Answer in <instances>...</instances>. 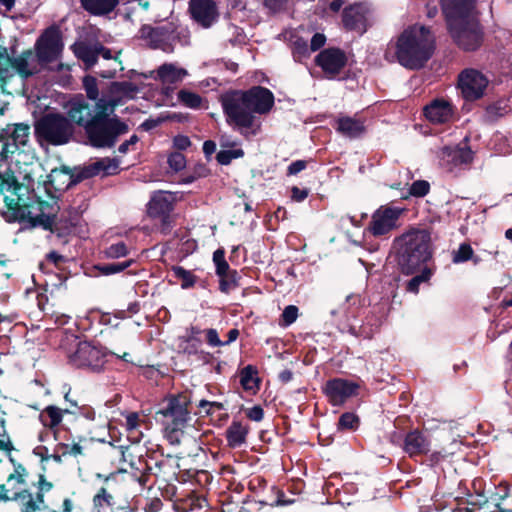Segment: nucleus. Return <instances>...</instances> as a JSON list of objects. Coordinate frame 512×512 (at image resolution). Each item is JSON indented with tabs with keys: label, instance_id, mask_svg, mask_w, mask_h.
Returning a JSON list of instances; mask_svg holds the SVG:
<instances>
[{
	"label": "nucleus",
	"instance_id": "1",
	"mask_svg": "<svg viewBox=\"0 0 512 512\" xmlns=\"http://www.w3.org/2000/svg\"><path fill=\"white\" fill-rule=\"evenodd\" d=\"M89 101L76 95L67 102V114L84 129L87 143L96 149H111L119 138L129 132V125L118 115L107 117L104 112L93 113Z\"/></svg>",
	"mask_w": 512,
	"mask_h": 512
},
{
	"label": "nucleus",
	"instance_id": "2",
	"mask_svg": "<svg viewBox=\"0 0 512 512\" xmlns=\"http://www.w3.org/2000/svg\"><path fill=\"white\" fill-rule=\"evenodd\" d=\"M275 103L271 90L256 85L247 90H235L222 98V107L229 125L244 136L256 135L260 129L255 114H268Z\"/></svg>",
	"mask_w": 512,
	"mask_h": 512
},
{
	"label": "nucleus",
	"instance_id": "3",
	"mask_svg": "<svg viewBox=\"0 0 512 512\" xmlns=\"http://www.w3.org/2000/svg\"><path fill=\"white\" fill-rule=\"evenodd\" d=\"M394 261L405 275H414L432 258L431 233L427 229L411 228L394 238L392 244Z\"/></svg>",
	"mask_w": 512,
	"mask_h": 512
},
{
	"label": "nucleus",
	"instance_id": "4",
	"mask_svg": "<svg viewBox=\"0 0 512 512\" xmlns=\"http://www.w3.org/2000/svg\"><path fill=\"white\" fill-rule=\"evenodd\" d=\"M436 40L429 27L412 25L403 30L395 43L398 63L410 70H420L432 58Z\"/></svg>",
	"mask_w": 512,
	"mask_h": 512
},
{
	"label": "nucleus",
	"instance_id": "5",
	"mask_svg": "<svg viewBox=\"0 0 512 512\" xmlns=\"http://www.w3.org/2000/svg\"><path fill=\"white\" fill-rule=\"evenodd\" d=\"M165 406L155 414V420L165 432V437L172 445L181 442L183 430L192 420L191 392L184 391L176 395H170L164 400Z\"/></svg>",
	"mask_w": 512,
	"mask_h": 512
},
{
	"label": "nucleus",
	"instance_id": "6",
	"mask_svg": "<svg viewBox=\"0 0 512 512\" xmlns=\"http://www.w3.org/2000/svg\"><path fill=\"white\" fill-rule=\"evenodd\" d=\"M76 127L78 125L67 113L50 112L36 122L35 135L50 145L61 146L76 140Z\"/></svg>",
	"mask_w": 512,
	"mask_h": 512
},
{
	"label": "nucleus",
	"instance_id": "7",
	"mask_svg": "<svg viewBox=\"0 0 512 512\" xmlns=\"http://www.w3.org/2000/svg\"><path fill=\"white\" fill-rule=\"evenodd\" d=\"M109 355L115 356L125 362H130L128 359L129 353L124 352L123 354H118L91 341L78 342L76 349L68 354V362L75 368L99 373L104 370Z\"/></svg>",
	"mask_w": 512,
	"mask_h": 512
},
{
	"label": "nucleus",
	"instance_id": "8",
	"mask_svg": "<svg viewBox=\"0 0 512 512\" xmlns=\"http://www.w3.org/2000/svg\"><path fill=\"white\" fill-rule=\"evenodd\" d=\"M7 212L3 217L8 223H27L29 228L42 227L54 234L57 214H37L33 216L34 202L24 198L5 196Z\"/></svg>",
	"mask_w": 512,
	"mask_h": 512
},
{
	"label": "nucleus",
	"instance_id": "9",
	"mask_svg": "<svg viewBox=\"0 0 512 512\" xmlns=\"http://www.w3.org/2000/svg\"><path fill=\"white\" fill-rule=\"evenodd\" d=\"M139 38L147 41L150 48L160 49L165 53L174 52L176 43L183 46L189 44V32L173 22L156 27L144 24L139 29Z\"/></svg>",
	"mask_w": 512,
	"mask_h": 512
},
{
	"label": "nucleus",
	"instance_id": "10",
	"mask_svg": "<svg viewBox=\"0 0 512 512\" xmlns=\"http://www.w3.org/2000/svg\"><path fill=\"white\" fill-rule=\"evenodd\" d=\"M452 42L463 52L478 51L486 39L485 27L478 14L446 26Z\"/></svg>",
	"mask_w": 512,
	"mask_h": 512
},
{
	"label": "nucleus",
	"instance_id": "11",
	"mask_svg": "<svg viewBox=\"0 0 512 512\" xmlns=\"http://www.w3.org/2000/svg\"><path fill=\"white\" fill-rule=\"evenodd\" d=\"M63 33L58 24L45 28L36 39L34 53L40 65H48L62 58L64 51Z\"/></svg>",
	"mask_w": 512,
	"mask_h": 512
},
{
	"label": "nucleus",
	"instance_id": "12",
	"mask_svg": "<svg viewBox=\"0 0 512 512\" xmlns=\"http://www.w3.org/2000/svg\"><path fill=\"white\" fill-rule=\"evenodd\" d=\"M406 208L391 204L381 205L372 216L366 230L374 237L388 236L400 227V218L405 214Z\"/></svg>",
	"mask_w": 512,
	"mask_h": 512
},
{
	"label": "nucleus",
	"instance_id": "13",
	"mask_svg": "<svg viewBox=\"0 0 512 512\" xmlns=\"http://www.w3.org/2000/svg\"><path fill=\"white\" fill-rule=\"evenodd\" d=\"M176 197L169 191H155L147 204V214L152 219H159V231L167 235L173 227L171 212L174 210Z\"/></svg>",
	"mask_w": 512,
	"mask_h": 512
},
{
	"label": "nucleus",
	"instance_id": "14",
	"mask_svg": "<svg viewBox=\"0 0 512 512\" xmlns=\"http://www.w3.org/2000/svg\"><path fill=\"white\" fill-rule=\"evenodd\" d=\"M360 385L354 381L335 377L327 380L322 386V393L332 406H342L350 398L357 396Z\"/></svg>",
	"mask_w": 512,
	"mask_h": 512
},
{
	"label": "nucleus",
	"instance_id": "15",
	"mask_svg": "<svg viewBox=\"0 0 512 512\" xmlns=\"http://www.w3.org/2000/svg\"><path fill=\"white\" fill-rule=\"evenodd\" d=\"M489 80L479 70L468 68L458 76V88L466 101H476L483 97Z\"/></svg>",
	"mask_w": 512,
	"mask_h": 512
},
{
	"label": "nucleus",
	"instance_id": "16",
	"mask_svg": "<svg viewBox=\"0 0 512 512\" xmlns=\"http://www.w3.org/2000/svg\"><path fill=\"white\" fill-rule=\"evenodd\" d=\"M314 62L328 78H334L346 67L348 57L341 48L328 47L318 53Z\"/></svg>",
	"mask_w": 512,
	"mask_h": 512
},
{
	"label": "nucleus",
	"instance_id": "17",
	"mask_svg": "<svg viewBox=\"0 0 512 512\" xmlns=\"http://www.w3.org/2000/svg\"><path fill=\"white\" fill-rule=\"evenodd\" d=\"M440 5L446 26L479 14L476 0H440Z\"/></svg>",
	"mask_w": 512,
	"mask_h": 512
},
{
	"label": "nucleus",
	"instance_id": "18",
	"mask_svg": "<svg viewBox=\"0 0 512 512\" xmlns=\"http://www.w3.org/2000/svg\"><path fill=\"white\" fill-rule=\"evenodd\" d=\"M369 13L370 7L367 3H355L345 7L342 14L344 28L363 34L367 31Z\"/></svg>",
	"mask_w": 512,
	"mask_h": 512
},
{
	"label": "nucleus",
	"instance_id": "19",
	"mask_svg": "<svg viewBox=\"0 0 512 512\" xmlns=\"http://www.w3.org/2000/svg\"><path fill=\"white\" fill-rule=\"evenodd\" d=\"M192 18L204 28H209L218 19V10L213 0H191Z\"/></svg>",
	"mask_w": 512,
	"mask_h": 512
},
{
	"label": "nucleus",
	"instance_id": "20",
	"mask_svg": "<svg viewBox=\"0 0 512 512\" xmlns=\"http://www.w3.org/2000/svg\"><path fill=\"white\" fill-rule=\"evenodd\" d=\"M431 441L428 435L418 429L408 432L404 437L403 451L410 458L426 455L430 451Z\"/></svg>",
	"mask_w": 512,
	"mask_h": 512
},
{
	"label": "nucleus",
	"instance_id": "21",
	"mask_svg": "<svg viewBox=\"0 0 512 512\" xmlns=\"http://www.w3.org/2000/svg\"><path fill=\"white\" fill-rule=\"evenodd\" d=\"M424 115L433 124H444L452 119L453 107L449 101L434 99L424 107Z\"/></svg>",
	"mask_w": 512,
	"mask_h": 512
},
{
	"label": "nucleus",
	"instance_id": "22",
	"mask_svg": "<svg viewBox=\"0 0 512 512\" xmlns=\"http://www.w3.org/2000/svg\"><path fill=\"white\" fill-rule=\"evenodd\" d=\"M442 159L455 167L469 166L474 159V152L468 146H445L442 148Z\"/></svg>",
	"mask_w": 512,
	"mask_h": 512
},
{
	"label": "nucleus",
	"instance_id": "23",
	"mask_svg": "<svg viewBox=\"0 0 512 512\" xmlns=\"http://www.w3.org/2000/svg\"><path fill=\"white\" fill-rule=\"evenodd\" d=\"M75 57L82 61L86 70L95 66L99 58L97 42L77 41L71 46Z\"/></svg>",
	"mask_w": 512,
	"mask_h": 512
},
{
	"label": "nucleus",
	"instance_id": "24",
	"mask_svg": "<svg viewBox=\"0 0 512 512\" xmlns=\"http://www.w3.org/2000/svg\"><path fill=\"white\" fill-rule=\"evenodd\" d=\"M73 172L69 167L63 166L62 168L52 169L48 175L46 190L54 189L56 192H64L74 185Z\"/></svg>",
	"mask_w": 512,
	"mask_h": 512
},
{
	"label": "nucleus",
	"instance_id": "25",
	"mask_svg": "<svg viewBox=\"0 0 512 512\" xmlns=\"http://www.w3.org/2000/svg\"><path fill=\"white\" fill-rule=\"evenodd\" d=\"M381 320L375 314H368L361 325L347 324V332L355 337L371 339L379 331Z\"/></svg>",
	"mask_w": 512,
	"mask_h": 512
},
{
	"label": "nucleus",
	"instance_id": "26",
	"mask_svg": "<svg viewBox=\"0 0 512 512\" xmlns=\"http://www.w3.org/2000/svg\"><path fill=\"white\" fill-rule=\"evenodd\" d=\"M335 129L343 136L349 138H358L365 132L364 123L349 116L339 117L336 121Z\"/></svg>",
	"mask_w": 512,
	"mask_h": 512
},
{
	"label": "nucleus",
	"instance_id": "27",
	"mask_svg": "<svg viewBox=\"0 0 512 512\" xmlns=\"http://www.w3.org/2000/svg\"><path fill=\"white\" fill-rule=\"evenodd\" d=\"M81 7L93 16H105L115 10L119 0H80Z\"/></svg>",
	"mask_w": 512,
	"mask_h": 512
},
{
	"label": "nucleus",
	"instance_id": "28",
	"mask_svg": "<svg viewBox=\"0 0 512 512\" xmlns=\"http://www.w3.org/2000/svg\"><path fill=\"white\" fill-rule=\"evenodd\" d=\"M66 414L65 411H63V408H59L54 405H49L45 407L42 412L40 413V421L41 423L49 428L50 430L54 431V438L57 439L58 434V426L61 424L63 420V415Z\"/></svg>",
	"mask_w": 512,
	"mask_h": 512
},
{
	"label": "nucleus",
	"instance_id": "29",
	"mask_svg": "<svg viewBox=\"0 0 512 512\" xmlns=\"http://www.w3.org/2000/svg\"><path fill=\"white\" fill-rule=\"evenodd\" d=\"M33 55L32 49H26L18 57H7V63L23 79H27L35 74V71L29 69V59Z\"/></svg>",
	"mask_w": 512,
	"mask_h": 512
},
{
	"label": "nucleus",
	"instance_id": "30",
	"mask_svg": "<svg viewBox=\"0 0 512 512\" xmlns=\"http://www.w3.org/2000/svg\"><path fill=\"white\" fill-rule=\"evenodd\" d=\"M248 432V426L243 425L240 421H232L225 433L228 446L230 448L240 447L246 442Z\"/></svg>",
	"mask_w": 512,
	"mask_h": 512
},
{
	"label": "nucleus",
	"instance_id": "31",
	"mask_svg": "<svg viewBox=\"0 0 512 512\" xmlns=\"http://www.w3.org/2000/svg\"><path fill=\"white\" fill-rule=\"evenodd\" d=\"M258 370L253 365H247L240 370V384L242 388L255 394L260 388V379L258 378Z\"/></svg>",
	"mask_w": 512,
	"mask_h": 512
},
{
	"label": "nucleus",
	"instance_id": "32",
	"mask_svg": "<svg viewBox=\"0 0 512 512\" xmlns=\"http://www.w3.org/2000/svg\"><path fill=\"white\" fill-rule=\"evenodd\" d=\"M135 263L136 261L134 259H127L121 262L113 263H98L95 264L92 269L93 271L97 272L94 274V276H110L125 271Z\"/></svg>",
	"mask_w": 512,
	"mask_h": 512
},
{
	"label": "nucleus",
	"instance_id": "33",
	"mask_svg": "<svg viewBox=\"0 0 512 512\" xmlns=\"http://www.w3.org/2000/svg\"><path fill=\"white\" fill-rule=\"evenodd\" d=\"M509 497V488L507 486H498L495 491L492 492L488 499V511L487 512H512V509L503 507V502Z\"/></svg>",
	"mask_w": 512,
	"mask_h": 512
},
{
	"label": "nucleus",
	"instance_id": "34",
	"mask_svg": "<svg viewBox=\"0 0 512 512\" xmlns=\"http://www.w3.org/2000/svg\"><path fill=\"white\" fill-rule=\"evenodd\" d=\"M362 298L360 295H349L346 297L345 303L342 305L340 311L332 310L331 315L336 316L342 313L347 320L350 318H356L359 310L363 306Z\"/></svg>",
	"mask_w": 512,
	"mask_h": 512
},
{
	"label": "nucleus",
	"instance_id": "35",
	"mask_svg": "<svg viewBox=\"0 0 512 512\" xmlns=\"http://www.w3.org/2000/svg\"><path fill=\"white\" fill-rule=\"evenodd\" d=\"M76 227V219L73 217H65L61 214L60 217L56 215V222L54 228V234L62 240L63 243H67V237L70 236Z\"/></svg>",
	"mask_w": 512,
	"mask_h": 512
},
{
	"label": "nucleus",
	"instance_id": "36",
	"mask_svg": "<svg viewBox=\"0 0 512 512\" xmlns=\"http://www.w3.org/2000/svg\"><path fill=\"white\" fill-rule=\"evenodd\" d=\"M52 199L51 202L42 200L35 193H32L25 200H31L34 202V209L39 211V214H58L60 207L57 203V197L50 194Z\"/></svg>",
	"mask_w": 512,
	"mask_h": 512
},
{
	"label": "nucleus",
	"instance_id": "37",
	"mask_svg": "<svg viewBox=\"0 0 512 512\" xmlns=\"http://www.w3.org/2000/svg\"><path fill=\"white\" fill-rule=\"evenodd\" d=\"M511 110L509 99H500L489 104L486 109V117L489 121H495L499 117L504 116Z\"/></svg>",
	"mask_w": 512,
	"mask_h": 512
},
{
	"label": "nucleus",
	"instance_id": "38",
	"mask_svg": "<svg viewBox=\"0 0 512 512\" xmlns=\"http://www.w3.org/2000/svg\"><path fill=\"white\" fill-rule=\"evenodd\" d=\"M12 499L21 503V512H36L39 510L37 501H33L32 493L28 489L15 492Z\"/></svg>",
	"mask_w": 512,
	"mask_h": 512
},
{
	"label": "nucleus",
	"instance_id": "39",
	"mask_svg": "<svg viewBox=\"0 0 512 512\" xmlns=\"http://www.w3.org/2000/svg\"><path fill=\"white\" fill-rule=\"evenodd\" d=\"M171 270L174 277L181 281L182 289H190L196 284L198 277L184 267L175 265L172 266Z\"/></svg>",
	"mask_w": 512,
	"mask_h": 512
},
{
	"label": "nucleus",
	"instance_id": "40",
	"mask_svg": "<svg viewBox=\"0 0 512 512\" xmlns=\"http://www.w3.org/2000/svg\"><path fill=\"white\" fill-rule=\"evenodd\" d=\"M118 106V101L116 99H105L100 98L95 103L89 102V108H91V112L100 113L104 112L107 117H114L115 109Z\"/></svg>",
	"mask_w": 512,
	"mask_h": 512
},
{
	"label": "nucleus",
	"instance_id": "41",
	"mask_svg": "<svg viewBox=\"0 0 512 512\" xmlns=\"http://www.w3.org/2000/svg\"><path fill=\"white\" fill-rule=\"evenodd\" d=\"M240 279L241 276L237 270L225 274V276L219 277L220 292L229 294L232 290L240 286Z\"/></svg>",
	"mask_w": 512,
	"mask_h": 512
},
{
	"label": "nucleus",
	"instance_id": "42",
	"mask_svg": "<svg viewBox=\"0 0 512 512\" xmlns=\"http://www.w3.org/2000/svg\"><path fill=\"white\" fill-rule=\"evenodd\" d=\"M110 92L113 95H121L132 98L138 92V87L129 81H115L110 85Z\"/></svg>",
	"mask_w": 512,
	"mask_h": 512
},
{
	"label": "nucleus",
	"instance_id": "43",
	"mask_svg": "<svg viewBox=\"0 0 512 512\" xmlns=\"http://www.w3.org/2000/svg\"><path fill=\"white\" fill-rule=\"evenodd\" d=\"M213 262L215 265V274L218 277L225 276L235 269H231L229 263L225 259V251L223 248H219L213 253Z\"/></svg>",
	"mask_w": 512,
	"mask_h": 512
},
{
	"label": "nucleus",
	"instance_id": "44",
	"mask_svg": "<svg viewBox=\"0 0 512 512\" xmlns=\"http://www.w3.org/2000/svg\"><path fill=\"white\" fill-rule=\"evenodd\" d=\"M177 97L180 103L191 109H199L202 105V97L199 94L186 89L180 90Z\"/></svg>",
	"mask_w": 512,
	"mask_h": 512
},
{
	"label": "nucleus",
	"instance_id": "45",
	"mask_svg": "<svg viewBox=\"0 0 512 512\" xmlns=\"http://www.w3.org/2000/svg\"><path fill=\"white\" fill-rule=\"evenodd\" d=\"M180 72L186 73L185 70H178L172 64H163L158 70V78L163 82L174 83L180 79Z\"/></svg>",
	"mask_w": 512,
	"mask_h": 512
},
{
	"label": "nucleus",
	"instance_id": "46",
	"mask_svg": "<svg viewBox=\"0 0 512 512\" xmlns=\"http://www.w3.org/2000/svg\"><path fill=\"white\" fill-rule=\"evenodd\" d=\"M360 425V418L353 412L343 413L338 420L337 429L339 431H355Z\"/></svg>",
	"mask_w": 512,
	"mask_h": 512
},
{
	"label": "nucleus",
	"instance_id": "47",
	"mask_svg": "<svg viewBox=\"0 0 512 512\" xmlns=\"http://www.w3.org/2000/svg\"><path fill=\"white\" fill-rule=\"evenodd\" d=\"M419 272V274L415 273V275L407 281L406 291L417 294L419 292L420 284L428 281L432 274L431 270L427 267H424Z\"/></svg>",
	"mask_w": 512,
	"mask_h": 512
},
{
	"label": "nucleus",
	"instance_id": "48",
	"mask_svg": "<svg viewBox=\"0 0 512 512\" xmlns=\"http://www.w3.org/2000/svg\"><path fill=\"white\" fill-rule=\"evenodd\" d=\"M91 164L97 175H99L101 172H103L105 176L113 175L117 172L118 169V163L116 160L110 158H102Z\"/></svg>",
	"mask_w": 512,
	"mask_h": 512
},
{
	"label": "nucleus",
	"instance_id": "49",
	"mask_svg": "<svg viewBox=\"0 0 512 512\" xmlns=\"http://www.w3.org/2000/svg\"><path fill=\"white\" fill-rule=\"evenodd\" d=\"M30 135V127L25 123H17L14 125L12 139L17 146H25Z\"/></svg>",
	"mask_w": 512,
	"mask_h": 512
},
{
	"label": "nucleus",
	"instance_id": "50",
	"mask_svg": "<svg viewBox=\"0 0 512 512\" xmlns=\"http://www.w3.org/2000/svg\"><path fill=\"white\" fill-rule=\"evenodd\" d=\"M104 257L107 259H119L126 257L129 254L127 245L123 242L111 244L103 251Z\"/></svg>",
	"mask_w": 512,
	"mask_h": 512
},
{
	"label": "nucleus",
	"instance_id": "51",
	"mask_svg": "<svg viewBox=\"0 0 512 512\" xmlns=\"http://www.w3.org/2000/svg\"><path fill=\"white\" fill-rule=\"evenodd\" d=\"M83 86L86 91V95H87L86 100L87 101L89 99V100L93 101V103H95L96 101H98L100 99L97 80L95 77L90 76V75L85 76L83 78Z\"/></svg>",
	"mask_w": 512,
	"mask_h": 512
},
{
	"label": "nucleus",
	"instance_id": "52",
	"mask_svg": "<svg viewBox=\"0 0 512 512\" xmlns=\"http://www.w3.org/2000/svg\"><path fill=\"white\" fill-rule=\"evenodd\" d=\"M473 257V248L469 243H461L453 252L452 261L455 264L464 263Z\"/></svg>",
	"mask_w": 512,
	"mask_h": 512
},
{
	"label": "nucleus",
	"instance_id": "53",
	"mask_svg": "<svg viewBox=\"0 0 512 512\" xmlns=\"http://www.w3.org/2000/svg\"><path fill=\"white\" fill-rule=\"evenodd\" d=\"M113 496L105 487H101L93 497V506L97 509L113 505Z\"/></svg>",
	"mask_w": 512,
	"mask_h": 512
},
{
	"label": "nucleus",
	"instance_id": "54",
	"mask_svg": "<svg viewBox=\"0 0 512 512\" xmlns=\"http://www.w3.org/2000/svg\"><path fill=\"white\" fill-rule=\"evenodd\" d=\"M310 52V46L306 41L298 39L294 42L292 54L295 61L302 62L303 59H306L310 56Z\"/></svg>",
	"mask_w": 512,
	"mask_h": 512
},
{
	"label": "nucleus",
	"instance_id": "55",
	"mask_svg": "<svg viewBox=\"0 0 512 512\" xmlns=\"http://www.w3.org/2000/svg\"><path fill=\"white\" fill-rule=\"evenodd\" d=\"M430 183L426 180H416L409 187V196L416 198L425 197L430 192Z\"/></svg>",
	"mask_w": 512,
	"mask_h": 512
},
{
	"label": "nucleus",
	"instance_id": "56",
	"mask_svg": "<svg viewBox=\"0 0 512 512\" xmlns=\"http://www.w3.org/2000/svg\"><path fill=\"white\" fill-rule=\"evenodd\" d=\"M1 180L5 182V190L11 191L16 198H24L21 191L26 189V187L19 183L14 175H8L6 178L1 176Z\"/></svg>",
	"mask_w": 512,
	"mask_h": 512
},
{
	"label": "nucleus",
	"instance_id": "57",
	"mask_svg": "<svg viewBox=\"0 0 512 512\" xmlns=\"http://www.w3.org/2000/svg\"><path fill=\"white\" fill-rule=\"evenodd\" d=\"M299 309L295 305H288L284 308L281 318H280V326L288 327L293 324L298 318Z\"/></svg>",
	"mask_w": 512,
	"mask_h": 512
},
{
	"label": "nucleus",
	"instance_id": "58",
	"mask_svg": "<svg viewBox=\"0 0 512 512\" xmlns=\"http://www.w3.org/2000/svg\"><path fill=\"white\" fill-rule=\"evenodd\" d=\"M167 163L172 170L179 172L185 168L186 158L181 152L175 151L169 154Z\"/></svg>",
	"mask_w": 512,
	"mask_h": 512
},
{
	"label": "nucleus",
	"instance_id": "59",
	"mask_svg": "<svg viewBox=\"0 0 512 512\" xmlns=\"http://www.w3.org/2000/svg\"><path fill=\"white\" fill-rule=\"evenodd\" d=\"M263 5L270 14L274 15L287 9L288 0H264Z\"/></svg>",
	"mask_w": 512,
	"mask_h": 512
},
{
	"label": "nucleus",
	"instance_id": "60",
	"mask_svg": "<svg viewBox=\"0 0 512 512\" xmlns=\"http://www.w3.org/2000/svg\"><path fill=\"white\" fill-rule=\"evenodd\" d=\"M130 466L137 472H143L148 476L155 475L157 476V472H154V468L148 463V461L144 457H139L138 462H131Z\"/></svg>",
	"mask_w": 512,
	"mask_h": 512
},
{
	"label": "nucleus",
	"instance_id": "61",
	"mask_svg": "<svg viewBox=\"0 0 512 512\" xmlns=\"http://www.w3.org/2000/svg\"><path fill=\"white\" fill-rule=\"evenodd\" d=\"M97 176L92 164L81 168L77 173H73L74 183L77 184L83 180L90 179Z\"/></svg>",
	"mask_w": 512,
	"mask_h": 512
},
{
	"label": "nucleus",
	"instance_id": "62",
	"mask_svg": "<svg viewBox=\"0 0 512 512\" xmlns=\"http://www.w3.org/2000/svg\"><path fill=\"white\" fill-rule=\"evenodd\" d=\"M97 176L92 164L81 168L77 173H73L74 183L77 184L83 180L90 179Z\"/></svg>",
	"mask_w": 512,
	"mask_h": 512
},
{
	"label": "nucleus",
	"instance_id": "63",
	"mask_svg": "<svg viewBox=\"0 0 512 512\" xmlns=\"http://www.w3.org/2000/svg\"><path fill=\"white\" fill-rule=\"evenodd\" d=\"M64 400L66 406L63 408V411H65L66 414L77 415V411H79V407L81 405H79L78 401L72 397L70 390L65 393Z\"/></svg>",
	"mask_w": 512,
	"mask_h": 512
},
{
	"label": "nucleus",
	"instance_id": "64",
	"mask_svg": "<svg viewBox=\"0 0 512 512\" xmlns=\"http://www.w3.org/2000/svg\"><path fill=\"white\" fill-rule=\"evenodd\" d=\"M192 145L190 138L186 135L178 134L173 138V147L180 151L187 150Z\"/></svg>",
	"mask_w": 512,
	"mask_h": 512
}]
</instances>
